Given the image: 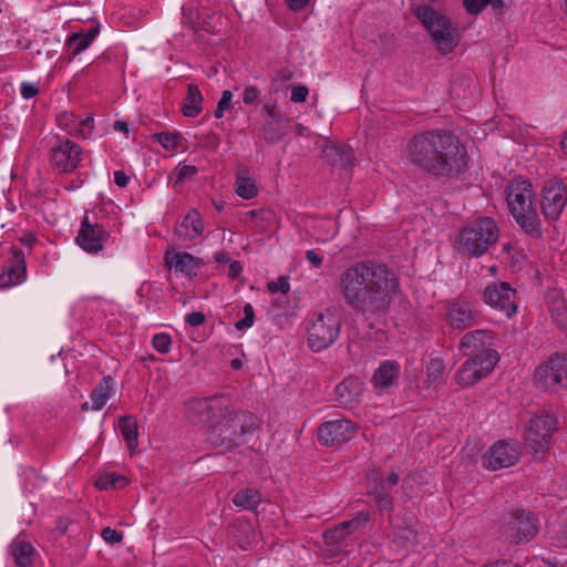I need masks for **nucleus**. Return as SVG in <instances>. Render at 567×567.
Segmentation results:
<instances>
[{
	"label": "nucleus",
	"instance_id": "obj_1",
	"mask_svg": "<svg viewBox=\"0 0 567 567\" xmlns=\"http://www.w3.org/2000/svg\"><path fill=\"white\" fill-rule=\"evenodd\" d=\"M338 290L354 312L365 318L382 317L400 290V280L388 265L361 260L340 272Z\"/></svg>",
	"mask_w": 567,
	"mask_h": 567
},
{
	"label": "nucleus",
	"instance_id": "obj_2",
	"mask_svg": "<svg viewBox=\"0 0 567 567\" xmlns=\"http://www.w3.org/2000/svg\"><path fill=\"white\" fill-rule=\"evenodd\" d=\"M187 412L193 422L207 427V441L221 452L231 451L258 427L252 413L228 410L219 398L194 399L188 402Z\"/></svg>",
	"mask_w": 567,
	"mask_h": 567
},
{
	"label": "nucleus",
	"instance_id": "obj_3",
	"mask_svg": "<svg viewBox=\"0 0 567 567\" xmlns=\"http://www.w3.org/2000/svg\"><path fill=\"white\" fill-rule=\"evenodd\" d=\"M411 162L435 176H457L467 165V154L456 136L430 131L415 135L408 144Z\"/></svg>",
	"mask_w": 567,
	"mask_h": 567
},
{
	"label": "nucleus",
	"instance_id": "obj_4",
	"mask_svg": "<svg viewBox=\"0 0 567 567\" xmlns=\"http://www.w3.org/2000/svg\"><path fill=\"white\" fill-rule=\"evenodd\" d=\"M533 185L526 179H514L507 186V205L515 221L532 238L543 235L540 218L534 204Z\"/></svg>",
	"mask_w": 567,
	"mask_h": 567
},
{
	"label": "nucleus",
	"instance_id": "obj_5",
	"mask_svg": "<svg viewBox=\"0 0 567 567\" xmlns=\"http://www.w3.org/2000/svg\"><path fill=\"white\" fill-rule=\"evenodd\" d=\"M499 238V228L491 217H480L464 226L456 238V250L466 257H481Z\"/></svg>",
	"mask_w": 567,
	"mask_h": 567
},
{
	"label": "nucleus",
	"instance_id": "obj_6",
	"mask_svg": "<svg viewBox=\"0 0 567 567\" xmlns=\"http://www.w3.org/2000/svg\"><path fill=\"white\" fill-rule=\"evenodd\" d=\"M415 16L427 30L441 53L447 54L456 48L460 42V33L449 17L425 4L415 9Z\"/></svg>",
	"mask_w": 567,
	"mask_h": 567
},
{
	"label": "nucleus",
	"instance_id": "obj_7",
	"mask_svg": "<svg viewBox=\"0 0 567 567\" xmlns=\"http://www.w3.org/2000/svg\"><path fill=\"white\" fill-rule=\"evenodd\" d=\"M557 430V419L547 412L529 419L525 429L526 446L536 458L548 452L551 436Z\"/></svg>",
	"mask_w": 567,
	"mask_h": 567
},
{
	"label": "nucleus",
	"instance_id": "obj_8",
	"mask_svg": "<svg viewBox=\"0 0 567 567\" xmlns=\"http://www.w3.org/2000/svg\"><path fill=\"white\" fill-rule=\"evenodd\" d=\"M539 532L537 518L533 513L515 508L502 517L501 533L511 543L520 544L532 540Z\"/></svg>",
	"mask_w": 567,
	"mask_h": 567
},
{
	"label": "nucleus",
	"instance_id": "obj_9",
	"mask_svg": "<svg viewBox=\"0 0 567 567\" xmlns=\"http://www.w3.org/2000/svg\"><path fill=\"white\" fill-rule=\"evenodd\" d=\"M341 320L332 309L317 315L308 328V344L313 351L329 348L339 337Z\"/></svg>",
	"mask_w": 567,
	"mask_h": 567
},
{
	"label": "nucleus",
	"instance_id": "obj_10",
	"mask_svg": "<svg viewBox=\"0 0 567 567\" xmlns=\"http://www.w3.org/2000/svg\"><path fill=\"white\" fill-rule=\"evenodd\" d=\"M534 381L538 389L557 391L567 388V355L554 353L548 360L537 367Z\"/></svg>",
	"mask_w": 567,
	"mask_h": 567
},
{
	"label": "nucleus",
	"instance_id": "obj_11",
	"mask_svg": "<svg viewBox=\"0 0 567 567\" xmlns=\"http://www.w3.org/2000/svg\"><path fill=\"white\" fill-rule=\"evenodd\" d=\"M567 205V185L563 179H548L542 189L540 207L545 219L556 221Z\"/></svg>",
	"mask_w": 567,
	"mask_h": 567
},
{
	"label": "nucleus",
	"instance_id": "obj_12",
	"mask_svg": "<svg viewBox=\"0 0 567 567\" xmlns=\"http://www.w3.org/2000/svg\"><path fill=\"white\" fill-rule=\"evenodd\" d=\"M498 359L497 352H487V354L483 357H468L456 372V382L462 386L473 385L494 369Z\"/></svg>",
	"mask_w": 567,
	"mask_h": 567
},
{
	"label": "nucleus",
	"instance_id": "obj_13",
	"mask_svg": "<svg viewBox=\"0 0 567 567\" xmlns=\"http://www.w3.org/2000/svg\"><path fill=\"white\" fill-rule=\"evenodd\" d=\"M368 481V495L373 497L378 509L391 513L394 506L389 489L399 484L400 475L391 471L385 477H381L378 471H373L369 474Z\"/></svg>",
	"mask_w": 567,
	"mask_h": 567
},
{
	"label": "nucleus",
	"instance_id": "obj_14",
	"mask_svg": "<svg viewBox=\"0 0 567 567\" xmlns=\"http://www.w3.org/2000/svg\"><path fill=\"white\" fill-rule=\"evenodd\" d=\"M369 519V512H359L352 519L326 530L323 533L326 544L332 546L334 553L343 551L349 546L351 535L364 528Z\"/></svg>",
	"mask_w": 567,
	"mask_h": 567
},
{
	"label": "nucleus",
	"instance_id": "obj_15",
	"mask_svg": "<svg viewBox=\"0 0 567 567\" xmlns=\"http://www.w3.org/2000/svg\"><path fill=\"white\" fill-rule=\"evenodd\" d=\"M358 427L347 419L327 421L318 429V440L322 445L333 446L350 441Z\"/></svg>",
	"mask_w": 567,
	"mask_h": 567
},
{
	"label": "nucleus",
	"instance_id": "obj_16",
	"mask_svg": "<svg viewBox=\"0 0 567 567\" xmlns=\"http://www.w3.org/2000/svg\"><path fill=\"white\" fill-rule=\"evenodd\" d=\"M82 148L69 138L58 140L51 148V164L61 173L74 171L81 162Z\"/></svg>",
	"mask_w": 567,
	"mask_h": 567
},
{
	"label": "nucleus",
	"instance_id": "obj_17",
	"mask_svg": "<svg viewBox=\"0 0 567 567\" xmlns=\"http://www.w3.org/2000/svg\"><path fill=\"white\" fill-rule=\"evenodd\" d=\"M516 291L507 282L487 286L484 290V300L489 306L499 309L507 317L516 312Z\"/></svg>",
	"mask_w": 567,
	"mask_h": 567
},
{
	"label": "nucleus",
	"instance_id": "obj_18",
	"mask_svg": "<svg viewBox=\"0 0 567 567\" xmlns=\"http://www.w3.org/2000/svg\"><path fill=\"white\" fill-rule=\"evenodd\" d=\"M488 453L487 467L492 471H497L517 463L520 450L515 441H498L491 446Z\"/></svg>",
	"mask_w": 567,
	"mask_h": 567
},
{
	"label": "nucleus",
	"instance_id": "obj_19",
	"mask_svg": "<svg viewBox=\"0 0 567 567\" xmlns=\"http://www.w3.org/2000/svg\"><path fill=\"white\" fill-rule=\"evenodd\" d=\"M107 233L100 224H92L84 217L79 230L76 243L87 252L96 254L103 249Z\"/></svg>",
	"mask_w": 567,
	"mask_h": 567
},
{
	"label": "nucleus",
	"instance_id": "obj_20",
	"mask_svg": "<svg viewBox=\"0 0 567 567\" xmlns=\"http://www.w3.org/2000/svg\"><path fill=\"white\" fill-rule=\"evenodd\" d=\"M494 333L489 330H475L463 336L460 347L467 357H483L487 352H496L489 347L493 344Z\"/></svg>",
	"mask_w": 567,
	"mask_h": 567
},
{
	"label": "nucleus",
	"instance_id": "obj_21",
	"mask_svg": "<svg viewBox=\"0 0 567 567\" xmlns=\"http://www.w3.org/2000/svg\"><path fill=\"white\" fill-rule=\"evenodd\" d=\"M446 320L452 328L464 330L474 323V308L468 301L456 299L447 307Z\"/></svg>",
	"mask_w": 567,
	"mask_h": 567
},
{
	"label": "nucleus",
	"instance_id": "obj_22",
	"mask_svg": "<svg viewBox=\"0 0 567 567\" xmlns=\"http://www.w3.org/2000/svg\"><path fill=\"white\" fill-rule=\"evenodd\" d=\"M12 260L7 271L0 275V287L7 288L22 280L25 275L24 254L17 247L11 248Z\"/></svg>",
	"mask_w": 567,
	"mask_h": 567
},
{
	"label": "nucleus",
	"instance_id": "obj_23",
	"mask_svg": "<svg viewBox=\"0 0 567 567\" xmlns=\"http://www.w3.org/2000/svg\"><path fill=\"white\" fill-rule=\"evenodd\" d=\"M204 231L199 213L192 208L175 227L176 236L182 240H193Z\"/></svg>",
	"mask_w": 567,
	"mask_h": 567
},
{
	"label": "nucleus",
	"instance_id": "obj_24",
	"mask_svg": "<svg viewBox=\"0 0 567 567\" xmlns=\"http://www.w3.org/2000/svg\"><path fill=\"white\" fill-rule=\"evenodd\" d=\"M165 261L169 268L187 276H196L200 266V261L187 252H167Z\"/></svg>",
	"mask_w": 567,
	"mask_h": 567
},
{
	"label": "nucleus",
	"instance_id": "obj_25",
	"mask_svg": "<svg viewBox=\"0 0 567 567\" xmlns=\"http://www.w3.org/2000/svg\"><path fill=\"white\" fill-rule=\"evenodd\" d=\"M324 159L333 167L349 168L353 163L352 150L346 145L331 144L323 148Z\"/></svg>",
	"mask_w": 567,
	"mask_h": 567
},
{
	"label": "nucleus",
	"instance_id": "obj_26",
	"mask_svg": "<svg viewBox=\"0 0 567 567\" xmlns=\"http://www.w3.org/2000/svg\"><path fill=\"white\" fill-rule=\"evenodd\" d=\"M400 367L393 361L383 362L373 373L372 383L377 389L384 390L398 379Z\"/></svg>",
	"mask_w": 567,
	"mask_h": 567
},
{
	"label": "nucleus",
	"instance_id": "obj_27",
	"mask_svg": "<svg viewBox=\"0 0 567 567\" xmlns=\"http://www.w3.org/2000/svg\"><path fill=\"white\" fill-rule=\"evenodd\" d=\"M229 534L241 548H247L255 542L256 534L250 522L246 519H237L229 526Z\"/></svg>",
	"mask_w": 567,
	"mask_h": 567
},
{
	"label": "nucleus",
	"instance_id": "obj_28",
	"mask_svg": "<svg viewBox=\"0 0 567 567\" xmlns=\"http://www.w3.org/2000/svg\"><path fill=\"white\" fill-rule=\"evenodd\" d=\"M114 393V383L111 377H104L91 393L92 409L101 410Z\"/></svg>",
	"mask_w": 567,
	"mask_h": 567
},
{
	"label": "nucleus",
	"instance_id": "obj_29",
	"mask_svg": "<svg viewBox=\"0 0 567 567\" xmlns=\"http://www.w3.org/2000/svg\"><path fill=\"white\" fill-rule=\"evenodd\" d=\"M118 427L131 454H134L138 444L137 421L134 416L125 415L118 421Z\"/></svg>",
	"mask_w": 567,
	"mask_h": 567
},
{
	"label": "nucleus",
	"instance_id": "obj_30",
	"mask_svg": "<svg viewBox=\"0 0 567 567\" xmlns=\"http://www.w3.org/2000/svg\"><path fill=\"white\" fill-rule=\"evenodd\" d=\"M286 118L268 120L262 125V137L269 144L280 142L287 134Z\"/></svg>",
	"mask_w": 567,
	"mask_h": 567
},
{
	"label": "nucleus",
	"instance_id": "obj_31",
	"mask_svg": "<svg viewBox=\"0 0 567 567\" xmlns=\"http://www.w3.org/2000/svg\"><path fill=\"white\" fill-rule=\"evenodd\" d=\"M363 392V383L358 378H347L338 386L337 393L344 399L346 403H352L359 399Z\"/></svg>",
	"mask_w": 567,
	"mask_h": 567
},
{
	"label": "nucleus",
	"instance_id": "obj_32",
	"mask_svg": "<svg viewBox=\"0 0 567 567\" xmlns=\"http://www.w3.org/2000/svg\"><path fill=\"white\" fill-rule=\"evenodd\" d=\"M203 95L195 84L187 86V95L182 107V112L187 117H195L202 112Z\"/></svg>",
	"mask_w": 567,
	"mask_h": 567
},
{
	"label": "nucleus",
	"instance_id": "obj_33",
	"mask_svg": "<svg viewBox=\"0 0 567 567\" xmlns=\"http://www.w3.org/2000/svg\"><path fill=\"white\" fill-rule=\"evenodd\" d=\"M12 555L18 567H31L34 549L31 544L16 539L11 545Z\"/></svg>",
	"mask_w": 567,
	"mask_h": 567
},
{
	"label": "nucleus",
	"instance_id": "obj_34",
	"mask_svg": "<svg viewBox=\"0 0 567 567\" xmlns=\"http://www.w3.org/2000/svg\"><path fill=\"white\" fill-rule=\"evenodd\" d=\"M183 18L184 21L193 29L194 31H198L200 29L210 31L212 27L208 21L202 18V13L199 12V8L195 2H189L187 6L183 7Z\"/></svg>",
	"mask_w": 567,
	"mask_h": 567
},
{
	"label": "nucleus",
	"instance_id": "obj_35",
	"mask_svg": "<svg viewBox=\"0 0 567 567\" xmlns=\"http://www.w3.org/2000/svg\"><path fill=\"white\" fill-rule=\"evenodd\" d=\"M417 543V533L408 526L398 527L392 536V544L398 549H409Z\"/></svg>",
	"mask_w": 567,
	"mask_h": 567
},
{
	"label": "nucleus",
	"instance_id": "obj_36",
	"mask_svg": "<svg viewBox=\"0 0 567 567\" xmlns=\"http://www.w3.org/2000/svg\"><path fill=\"white\" fill-rule=\"evenodd\" d=\"M261 502V494L254 488H245L238 491L234 497L233 503L236 506L243 507L245 509L254 511Z\"/></svg>",
	"mask_w": 567,
	"mask_h": 567
},
{
	"label": "nucleus",
	"instance_id": "obj_37",
	"mask_svg": "<svg viewBox=\"0 0 567 567\" xmlns=\"http://www.w3.org/2000/svg\"><path fill=\"white\" fill-rule=\"evenodd\" d=\"M96 34L97 29H91L86 32H78L69 37L68 47L72 50V54L76 55L85 50L91 44Z\"/></svg>",
	"mask_w": 567,
	"mask_h": 567
},
{
	"label": "nucleus",
	"instance_id": "obj_38",
	"mask_svg": "<svg viewBox=\"0 0 567 567\" xmlns=\"http://www.w3.org/2000/svg\"><path fill=\"white\" fill-rule=\"evenodd\" d=\"M445 367L441 359H431L426 365V380L429 386H437L443 382Z\"/></svg>",
	"mask_w": 567,
	"mask_h": 567
},
{
	"label": "nucleus",
	"instance_id": "obj_39",
	"mask_svg": "<svg viewBox=\"0 0 567 567\" xmlns=\"http://www.w3.org/2000/svg\"><path fill=\"white\" fill-rule=\"evenodd\" d=\"M553 321L560 329L567 330V305L564 299H554L549 306Z\"/></svg>",
	"mask_w": 567,
	"mask_h": 567
},
{
	"label": "nucleus",
	"instance_id": "obj_40",
	"mask_svg": "<svg viewBox=\"0 0 567 567\" xmlns=\"http://www.w3.org/2000/svg\"><path fill=\"white\" fill-rule=\"evenodd\" d=\"M235 190L239 197L245 199L254 198L257 195V186L255 182L247 176H237Z\"/></svg>",
	"mask_w": 567,
	"mask_h": 567
},
{
	"label": "nucleus",
	"instance_id": "obj_41",
	"mask_svg": "<svg viewBox=\"0 0 567 567\" xmlns=\"http://www.w3.org/2000/svg\"><path fill=\"white\" fill-rule=\"evenodd\" d=\"M126 484L127 480L114 472L101 475L95 482V486L102 491L107 488H121Z\"/></svg>",
	"mask_w": 567,
	"mask_h": 567
},
{
	"label": "nucleus",
	"instance_id": "obj_42",
	"mask_svg": "<svg viewBox=\"0 0 567 567\" xmlns=\"http://www.w3.org/2000/svg\"><path fill=\"white\" fill-rule=\"evenodd\" d=\"M172 339L167 333H156L153 337L152 344L156 351L162 354L169 352Z\"/></svg>",
	"mask_w": 567,
	"mask_h": 567
},
{
	"label": "nucleus",
	"instance_id": "obj_43",
	"mask_svg": "<svg viewBox=\"0 0 567 567\" xmlns=\"http://www.w3.org/2000/svg\"><path fill=\"white\" fill-rule=\"evenodd\" d=\"M156 140L162 146L168 151H173L177 147L179 135L172 133H158L155 135Z\"/></svg>",
	"mask_w": 567,
	"mask_h": 567
},
{
	"label": "nucleus",
	"instance_id": "obj_44",
	"mask_svg": "<svg viewBox=\"0 0 567 567\" xmlns=\"http://www.w3.org/2000/svg\"><path fill=\"white\" fill-rule=\"evenodd\" d=\"M244 313H245L244 319L237 321L236 324H235L237 330H243V329H246V328H250L254 324L255 311H254V308H252V306L250 303H247L244 307Z\"/></svg>",
	"mask_w": 567,
	"mask_h": 567
},
{
	"label": "nucleus",
	"instance_id": "obj_45",
	"mask_svg": "<svg viewBox=\"0 0 567 567\" xmlns=\"http://www.w3.org/2000/svg\"><path fill=\"white\" fill-rule=\"evenodd\" d=\"M233 94L230 91L225 90L221 94V97L217 104V109L215 110V117L220 118L224 114V111L229 110L231 106Z\"/></svg>",
	"mask_w": 567,
	"mask_h": 567
},
{
	"label": "nucleus",
	"instance_id": "obj_46",
	"mask_svg": "<svg viewBox=\"0 0 567 567\" xmlns=\"http://www.w3.org/2000/svg\"><path fill=\"white\" fill-rule=\"evenodd\" d=\"M271 293H287L290 289L288 278L285 276L279 277L276 281H270L267 286Z\"/></svg>",
	"mask_w": 567,
	"mask_h": 567
},
{
	"label": "nucleus",
	"instance_id": "obj_47",
	"mask_svg": "<svg viewBox=\"0 0 567 567\" xmlns=\"http://www.w3.org/2000/svg\"><path fill=\"white\" fill-rule=\"evenodd\" d=\"M101 536L110 545L120 544L123 540V533L109 526L102 529Z\"/></svg>",
	"mask_w": 567,
	"mask_h": 567
},
{
	"label": "nucleus",
	"instance_id": "obj_48",
	"mask_svg": "<svg viewBox=\"0 0 567 567\" xmlns=\"http://www.w3.org/2000/svg\"><path fill=\"white\" fill-rule=\"evenodd\" d=\"M489 0H463V6L471 14H478L487 4Z\"/></svg>",
	"mask_w": 567,
	"mask_h": 567
},
{
	"label": "nucleus",
	"instance_id": "obj_49",
	"mask_svg": "<svg viewBox=\"0 0 567 567\" xmlns=\"http://www.w3.org/2000/svg\"><path fill=\"white\" fill-rule=\"evenodd\" d=\"M56 121L60 127L72 133V125L76 123V116L64 112L58 115Z\"/></svg>",
	"mask_w": 567,
	"mask_h": 567
},
{
	"label": "nucleus",
	"instance_id": "obj_50",
	"mask_svg": "<svg viewBox=\"0 0 567 567\" xmlns=\"http://www.w3.org/2000/svg\"><path fill=\"white\" fill-rule=\"evenodd\" d=\"M260 91L254 86H246L243 94V102L247 105L255 104L259 97Z\"/></svg>",
	"mask_w": 567,
	"mask_h": 567
},
{
	"label": "nucleus",
	"instance_id": "obj_51",
	"mask_svg": "<svg viewBox=\"0 0 567 567\" xmlns=\"http://www.w3.org/2000/svg\"><path fill=\"white\" fill-rule=\"evenodd\" d=\"M308 93V89L303 85L293 86L290 100L295 103H302L307 100Z\"/></svg>",
	"mask_w": 567,
	"mask_h": 567
},
{
	"label": "nucleus",
	"instance_id": "obj_52",
	"mask_svg": "<svg viewBox=\"0 0 567 567\" xmlns=\"http://www.w3.org/2000/svg\"><path fill=\"white\" fill-rule=\"evenodd\" d=\"M197 173V167L193 165H183L177 167V182L193 177Z\"/></svg>",
	"mask_w": 567,
	"mask_h": 567
},
{
	"label": "nucleus",
	"instance_id": "obj_53",
	"mask_svg": "<svg viewBox=\"0 0 567 567\" xmlns=\"http://www.w3.org/2000/svg\"><path fill=\"white\" fill-rule=\"evenodd\" d=\"M248 214L251 218L259 219L260 221H269L274 218V213L268 209L250 210Z\"/></svg>",
	"mask_w": 567,
	"mask_h": 567
},
{
	"label": "nucleus",
	"instance_id": "obj_54",
	"mask_svg": "<svg viewBox=\"0 0 567 567\" xmlns=\"http://www.w3.org/2000/svg\"><path fill=\"white\" fill-rule=\"evenodd\" d=\"M39 93V89L32 83H22L21 94L24 99H32Z\"/></svg>",
	"mask_w": 567,
	"mask_h": 567
},
{
	"label": "nucleus",
	"instance_id": "obj_55",
	"mask_svg": "<svg viewBox=\"0 0 567 567\" xmlns=\"http://www.w3.org/2000/svg\"><path fill=\"white\" fill-rule=\"evenodd\" d=\"M186 321L193 327H198L204 323L205 315L199 311L192 312L187 316Z\"/></svg>",
	"mask_w": 567,
	"mask_h": 567
},
{
	"label": "nucleus",
	"instance_id": "obj_56",
	"mask_svg": "<svg viewBox=\"0 0 567 567\" xmlns=\"http://www.w3.org/2000/svg\"><path fill=\"white\" fill-rule=\"evenodd\" d=\"M306 259L316 268H320L322 266V257L316 250H308L306 252Z\"/></svg>",
	"mask_w": 567,
	"mask_h": 567
},
{
	"label": "nucleus",
	"instance_id": "obj_57",
	"mask_svg": "<svg viewBox=\"0 0 567 567\" xmlns=\"http://www.w3.org/2000/svg\"><path fill=\"white\" fill-rule=\"evenodd\" d=\"M114 182L118 187H125L130 182V176H127L123 171H116L114 173Z\"/></svg>",
	"mask_w": 567,
	"mask_h": 567
},
{
	"label": "nucleus",
	"instance_id": "obj_58",
	"mask_svg": "<svg viewBox=\"0 0 567 567\" xmlns=\"http://www.w3.org/2000/svg\"><path fill=\"white\" fill-rule=\"evenodd\" d=\"M92 123H93V117L92 116H87V117L79 121V125L81 126L78 130L79 135H81L83 137H86L89 135V133L84 132V127H89L91 130L92 128Z\"/></svg>",
	"mask_w": 567,
	"mask_h": 567
},
{
	"label": "nucleus",
	"instance_id": "obj_59",
	"mask_svg": "<svg viewBox=\"0 0 567 567\" xmlns=\"http://www.w3.org/2000/svg\"><path fill=\"white\" fill-rule=\"evenodd\" d=\"M241 270H243L241 265L238 261H233L229 265L228 276L231 279H236L240 275Z\"/></svg>",
	"mask_w": 567,
	"mask_h": 567
},
{
	"label": "nucleus",
	"instance_id": "obj_60",
	"mask_svg": "<svg viewBox=\"0 0 567 567\" xmlns=\"http://www.w3.org/2000/svg\"><path fill=\"white\" fill-rule=\"evenodd\" d=\"M286 2L291 10L299 11L308 4L309 0H286Z\"/></svg>",
	"mask_w": 567,
	"mask_h": 567
},
{
	"label": "nucleus",
	"instance_id": "obj_61",
	"mask_svg": "<svg viewBox=\"0 0 567 567\" xmlns=\"http://www.w3.org/2000/svg\"><path fill=\"white\" fill-rule=\"evenodd\" d=\"M264 111L269 115L270 120H278V118H285L284 115H281L280 113H278L276 111V106L275 105H265L264 106Z\"/></svg>",
	"mask_w": 567,
	"mask_h": 567
},
{
	"label": "nucleus",
	"instance_id": "obj_62",
	"mask_svg": "<svg viewBox=\"0 0 567 567\" xmlns=\"http://www.w3.org/2000/svg\"><path fill=\"white\" fill-rule=\"evenodd\" d=\"M114 130L121 131V132L127 134L128 133V124L124 121H116L114 123Z\"/></svg>",
	"mask_w": 567,
	"mask_h": 567
},
{
	"label": "nucleus",
	"instance_id": "obj_63",
	"mask_svg": "<svg viewBox=\"0 0 567 567\" xmlns=\"http://www.w3.org/2000/svg\"><path fill=\"white\" fill-rule=\"evenodd\" d=\"M215 260L220 264H226L230 260V258L227 252L219 251L215 255Z\"/></svg>",
	"mask_w": 567,
	"mask_h": 567
},
{
	"label": "nucleus",
	"instance_id": "obj_64",
	"mask_svg": "<svg viewBox=\"0 0 567 567\" xmlns=\"http://www.w3.org/2000/svg\"><path fill=\"white\" fill-rule=\"evenodd\" d=\"M230 365L234 370H239L243 368V361L238 358L236 359H233L231 362H230Z\"/></svg>",
	"mask_w": 567,
	"mask_h": 567
}]
</instances>
